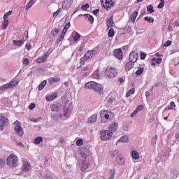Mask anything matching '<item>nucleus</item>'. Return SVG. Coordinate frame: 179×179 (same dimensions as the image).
<instances>
[{
    "instance_id": "12",
    "label": "nucleus",
    "mask_w": 179,
    "mask_h": 179,
    "mask_svg": "<svg viewBox=\"0 0 179 179\" xmlns=\"http://www.w3.org/2000/svg\"><path fill=\"white\" fill-rule=\"evenodd\" d=\"M8 118L0 114V129H3L5 125L8 124Z\"/></svg>"
},
{
    "instance_id": "29",
    "label": "nucleus",
    "mask_w": 179,
    "mask_h": 179,
    "mask_svg": "<svg viewBox=\"0 0 179 179\" xmlns=\"http://www.w3.org/2000/svg\"><path fill=\"white\" fill-rule=\"evenodd\" d=\"M132 68H134V62H127L125 65V69L126 71H131V69H132Z\"/></svg>"
},
{
    "instance_id": "49",
    "label": "nucleus",
    "mask_w": 179,
    "mask_h": 179,
    "mask_svg": "<svg viewBox=\"0 0 179 179\" xmlns=\"http://www.w3.org/2000/svg\"><path fill=\"white\" fill-rule=\"evenodd\" d=\"M164 6V0H160V3L158 4L157 8L162 9Z\"/></svg>"
},
{
    "instance_id": "35",
    "label": "nucleus",
    "mask_w": 179,
    "mask_h": 179,
    "mask_svg": "<svg viewBox=\"0 0 179 179\" xmlns=\"http://www.w3.org/2000/svg\"><path fill=\"white\" fill-rule=\"evenodd\" d=\"M41 142H43V137L41 136H38L34 140V143L35 145H39Z\"/></svg>"
},
{
    "instance_id": "2",
    "label": "nucleus",
    "mask_w": 179,
    "mask_h": 179,
    "mask_svg": "<svg viewBox=\"0 0 179 179\" xmlns=\"http://www.w3.org/2000/svg\"><path fill=\"white\" fill-rule=\"evenodd\" d=\"M7 166L10 167V169H15V167H17V156L15 154H10L6 159Z\"/></svg>"
},
{
    "instance_id": "14",
    "label": "nucleus",
    "mask_w": 179,
    "mask_h": 179,
    "mask_svg": "<svg viewBox=\"0 0 179 179\" xmlns=\"http://www.w3.org/2000/svg\"><path fill=\"white\" fill-rule=\"evenodd\" d=\"M116 162L117 164H120V166H122L125 164V160L124 159V155L122 154H120L116 157Z\"/></svg>"
},
{
    "instance_id": "9",
    "label": "nucleus",
    "mask_w": 179,
    "mask_h": 179,
    "mask_svg": "<svg viewBox=\"0 0 179 179\" xmlns=\"http://www.w3.org/2000/svg\"><path fill=\"white\" fill-rule=\"evenodd\" d=\"M102 6L106 9V10H108L111 6H113V1H108V0H101Z\"/></svg>"
},
{
    "instance_id": "6",
    "label": "nucleus",
    "mask_w": 179,
    "mask_h": 179,
    "mask_svg": "<svg viewBox=\"0 0 179 179\" xmlns=\"http://www.w3.org/2000/svg\"><path fill=\"white\" fill-rule=\"evenodd\" d=\"M105 75L108 76V78H115V76L117 75V71H115V69L110 66H108L106 68Z\"/></svg>"
},
{
    "instance_id": "55",
    "label": "nucleus",
    "mask_w": 179,
    "mask_h": 179,
    "mask_svg": "<svg viewBox=\"0 0 179 179\" xmlns=\"http://www.w3.org/2000/svg\"><path fill=\"white\" fill-rule=\"evenodd\" d=\"M170 45H171V41H167L164 45V47H170Z\"/></svg>"
},
{
    "instance_id": "31",
    "label": "nucleus",
    "mask_w": 179,
    "mask_h": 179,
    "mask_svg": "<svg viewBox=\"0 0 179 179\" xmlns=\"http://www.w3.org/2000/svg\"><path fill=\"white\" fill-rule=\"evenodd\" d=\"M138 16V11H134L130 16V19L133 23L136 20V17Z\"/></svg>"
},
{
    "instance_id": "34",
    "label": "nucleus",
    "mask_w": 179,
    "mask_h": 179,
    "mask_svg": "<svg viewBox=\"0 0 179 179\" xmlns=\"http://www.w3.org/2000/svg\"><path fill=\"white\" fill-rule=\"evenodd\" d=\"M45 85H47V80H43L41 82V83L38 87V90H43L44 87H45Z\"/></svg>"
},
{
    "instance_id": "23",
    "label": "nucleus",
    "mask_w": 179,
    "mask_h": 179,
    "mask_svg": "<svg viewBox=\"0 0 179 179\" xmlns=\"http://www.w3.org/2000/svg\"><path fill=\"white\" fill-rule=\"evenodd\" d=\"M117 128H118V123L117 122H113L108 127V129H109V131H110V132H113L114 131H117Z\"/></svg>"
},
{
    "instance_id": "4",
    "label": "nucleus",
    "mask_w": 179,
    "mask_h": 179,
    "mask_svg": "<svg viewBox=\"0 0 179 179\" xmlns=\"http://www.w3.org/2000/svg\"><path fill=\"white\" fill-rule=\"evenodd\" d=\"M100 134L101 141H110L113 137V131L110 130H101Z\"/></svg>"
},
{
    "instance_id": "7",
    "label": "nucleus",
    "mask_w": 179,
    "mask_h": 179,
    "mask_svg": "<svg viewBox=\"0 0 179 179\" xmlns=\"http://www.w3.org/2000/svg\"><path fill=\"white\" fill-rule=\"evenodd\" d=\"M48 57H50L49 51L43 53V55L37 58L35 62H36V64H43V62H45V60L47 59V58H48Z\"/></svg>"
},
{
    "instance_id": "1",
    "label": "nucleus",
    "mask_w": 179,
    "mask_h": 179,
    "mask_svg": "<svg viewBox=\"0 0 179 179\" xmlns=\"http://www.w3.org/2000/svg\"><path fill=\"white\" fill-rule=\"evenodd\" d=\"M100 117L101 122H108L114 118V114L108 110H101Z\"/></svg>"
},
{
    "instance_id": "28",
    "label": "nucleus",
    "mask_w": 179,
    "mask_h": 179,
    "mask_svg": "<svg viewBox=\"0 0 179 179\" xmlns=\"http://www.w3.org/2000/svg\"><path fill=\"white\" fill-rule=\"evenodd\" d=\"M50 110L52 112L58 113L59 111V106L57 104H52L50 106Z\"/></svg>"
},
{
    "instance_id": "40",
    "label": "nucleus",
    "mask_w": 179,
    "mask_h": 179,
    "mask_svg": "<svg viewBox=\"0 0 179 179\" xmlns=\"http://www.w3.org/2000/svg\"><path fill=\"white\" fill-rule=\"evenodd\" d=\"M34 3V0H31L29 3H27V6H26V10H29V8L31 6H33V4Z\"/></svg>"
},
{
    "instance_id": "13",
    "label": "nucleus",
    "mask_w": 179,
    "mask_h": 179,
    "mask_svg": "<svg viewBox=\"0 0 179 179\" xmlns=\"http://www.w3.org/2000/svg\"><path fill=\"white\" fill-rule=\"evenodd\" d=\"M113 55L117 58V59H122V50L121 49H115L113 50Z\"/></svg>"
},
{
    "instance_id": "47",
    "label": "nucleus",
    "mask_w": 179,
    "mask_h": 179,
    "mask_svg": "<svg viewBox=\"0 0 179 179\" xmlns=\"http://www.w3.org/2000/svg\"><path fill=\"white\" fill-rule=\"evenodd\" d=\"M80 38V34H79L78 32L76 33L75 36H73V41H78Z\"/></svg>"
},
{
    "instance_id": "51",
    "label": "nucleus",
    "mask_w": 179,
    "mask_h": 179,
    "mask_svg": "<svg viewBox=\"0 0 179 179\" xmlns=\"http://www.w3.org/2000/svg\"><path fill=\"white\" fill-rule=\"evenodd\" d=\"M81 9H82L83 10H87V9H89V3L83 5V6H81Z\"/></svg>"
},
{
    "instance_id": "54",
    "label": "nucleus",
    "mask_w": 179,
    "mask_h": 179,
    "mask_svg": "<svg viewBox=\"0 0 179 179\" xmlns=\"http://www.w3.org/2000/svg\"><path fill=\"white\" fill-rule=\"evenodd\" d=\"M25 37L22 38V40H23V42L27 41V40L29 38V32L27 31V34H24Z\"/></svg>"
},
{
    "instance_id": "26",
    "label": "nucleus",
    "mask_w": 179,
    "mask_h": 179,
    "mask_svg": "<svg viewBox=\"0 0 179 179\" xmlns=\"http://www.w3.org/2000/svg\"><path fill=\"white\" fill-rule=\"evenodd\" d=\"M162 59L159 58V57H158V58H156V57L152 58V64H151V65L155 66L156 64H162Z\"/></svg>"
},
{
    "instance_id": "25",
    "label": "nucleus",
    "mask_w": 179,
    "mask_h": 179,
    "mask_svg": "<svg viewBox=\"0 0 179 179\" xmlns=\"http://www.w3.org/2000/svg\"><path fill=\"white\" fill-rule=\"evenodd\" d=\"M84 16H85V19H87V22H90L91 23V24H92V23L94 22V18L91 15L84 14Z\"/></svg>"
},
{
    "instance_id": "60",
    "label": "nucleus",
    "mask_w": 179,
    "mask_h": 179,
    "mask_svg": "<svg viewBox=\"0 0 179 179\" xmlns=\"http://www.w3.org/2000/svg\"><path fill=\"white\" fill-rule=\"evenodd\" d=\"M25 48L27 50V51H30V50H31V45L27 44L25 45Z\"/></svg>"
},
{
    "instance_id": "17",
    "label": "nucleus",
    "mask_w": 179,
    "mask_h": 179,
    "mask_svg": "<svg viewBox=\"0 0 179 179\" xmlns=\"http://www.w3.org/2000/svg\"><path fill=\"white\" fill-rule=\"evenodd\" d=\"M14 129L16 134L19 135V136H23V134H24V132L23 131V129L22 128V127H20V125H16L14 127Z\"/></svg>"
},
{
    "instance_id": "50",
    "label": "nucleus",
    "mask_w": 179,
    "mask_h": 179,
    "mask_svg": "<svg viewBox=\"0 0 179 179\" xmlns=\"http://www.w3.org/2000/svg\"><path fill=\"white\" fill-rule=\"evenodd\" d=\"M29 62H30V60H29L27 58H24L22 60V63L24 65H29Z\"/></svg>"
},
{
    "instance_id": "62",
    "label": "nucleus",
    "mask_w": 179,
    "mask_h": 179,
    "mask_svg": "<svg viewBox=\"0 0 179 179\" xmlns=\"http://www.w3.org/2000/svg\"><path fill=\"white\" fill-rule=\"evenodd\" d=\"M59 15V10H57L56 12L53 13V16L57 17Z\"/></svg>"
},
{
    "instance_id": "45",
    "label": "nucleus",
    "mask_w": 179,
    "mask_h": 179,
    "mask_svg": "<svg viewBox=\"0 0 179 179\" xmlns=\"http://www.w3.org/2000/svg\"><path fill=\"white\" fill-rule=\"evenodd\" d=\"M118 142H128V136H122L119 140Z\"/></svg>"
},
{
    "instance_id": "52",
    "label": "nucleus",
    "mask_w": 179,
    "mask_h": 179,
    "mask_svg": "<svg viewBox=\"0 0 179 179\" xmlns=\"http://www.w3.org/2000/svg\"><path fill=\"white\" fill-rule=\"evenodd\" d=\"M10 15H12V10L6 13L3 15V19H8V16H9Z\"/></svg>"
},
{
    "instance_id": "24",
    "label": "nucleus",
    "mask_w": 179,
    "mask_h": 179,
    "mask_svg": "<svg viewBox=\"0 0 179 179\" xmlns=\"http://www.w3.org/2000/svg\"><path fill=\"white\" fill-rule=\"evenodd\" d=\"M57 96H58V94L55 92L51 95L47 96L46 100L47 101H52V100H55V99H57Z\"/></svg>"
},
{
    "instance_id": "41",
    "label": "nucleus",
    "mask_w": 179,
    "mask_h": 179,
    "mask_svg": "<svg viewBox=\"0 0 179 179\" xmlns=\"http://www.w3.org/2000/svg\"><path fill=\"white\" fill-rule=\"evenodd\" d=\"M144 20L148 22V23H153V22H155V19H153L152 17H145Z\"/></svg>"
},
{
    "instance_id": "46",
    "label": "nucleus",
    "mask_w": 179,
    "mask_h": 179,
    "mask_svg": "<svg viewBox=\"0 0 179 179\" xmlns=\"http://www.w3.org/2000/svg\"><path fill=\"white\" fill-rule=\"evenodd\" d=\"M114 34H115V33L114 32V29H109L108 32V37H114Z\"/></svg>"
},
{
    "instance_id": "59",
    "label": "nucleus",
    "mask_w": 179,
    "mask_h": 179,
    "mask_svg": "<svg viewBox=\"0 0 179 179\" xmlns=\"http://www.w3.org/2000/svg\"><path fill=\"white\" fill-rule=\"evenodd\" d=\"M167 110H171V108H170V106H168L167 107L165 108V109L163 111V114H166V113H167Z\"/></svg>"
},
{
    "instance_id": "32",
    "label": "nucleus",
    "mask_w": 179,
    "mask_h": 179,
    "mask_svg": "<svg viewBox=\"0 0 179 179\" xmlns=\"http://www.w3.org/2000/svg\"><path fill=\"white\" fill-rule=\"evenodd\" d=\"M95 92H101L103 90V87H101V85L96 83L95 84V86L94 87V90Z\"/></svg>"
},
{
    "instance_id": "48",
    "label": "nucleus",
    "mask_w": 179,
    "mask_h": 179,
    "mask_svg": "<svg viewBox=\"0 0 179 179\" xmlns=\"http://www.w3.org/2000/svg\"><path fill=\"white\" fill-rule=\"evenodd\" d=\"M76 146H82L83 145V140L81 138L78 139L76 143Z\"/></svg>"
},
{
    "instance_id": "15",
    "label": "nucleus",
    "mask_w": 179,
    "mask_h": 179,
    "mask_svg": "<svg viewBox=\"0 0 179 179\" xmlns=\"http://www.w3.org/2000/svg\"><path fill=\"white\" fill-rule=\"evenodd\" d=\"M80 155H81V157H84L85 160H86V159H87V157L90 156V150L87 148H84L83 150V152L80 153Z\"/></svg>"
},
{
    "instance_id": "3",
    "label": "nucleus",
    "mask_w": 179,
    "mask_h": 179,
    "mask_svg": "<svg viewBox=\"0 0 179 179\" xmlns=\"http://www.w3.org/2000/svg\"><path fill=\"white\" fill-rule=\"evenodd\" d=\"M17 85H19V81L12 80L8 83L0 86V90L1 92H5V90H8V89H13V87L17 86Z\"/></svg>"
},
{
    "instance_id": "38",
    "label": "nucleus",
    "mask_w": 179,
    "mask_h": 179,
    "mask_svg": "<svg viewBox=\"0 0 179 179\" xmlns=\"http://www.w3.org/2000/svg\"><path fill=\"white\" fill-rule=\"evenodd\" d=\"M147 10L148 12H150V13H153V12H155V8L152 4H150L147 6Z\"/></svg>"
},
{
    "instance_id": "36",
    "label": "nucleus",
    "mask_w": 179,
    "mask_h": 179,
    "mask_svg": "<svg viewBox=\"0 0 179 179\" xmlns=\"http://www.w3.org/2000/svg\"><path fill=\"white\" fill-rule=\"evenodd\" d=\"M8 24H9V21L6 19H4V21L2 24V30H5L6 29H7Z\"/></svg>"
},
{
    "instance_id": "44",
    "label": "nucleus",
    "mask_w": 179,
    "mask_h": 179,
    "mask_svg": "<svg viewBox=\"0 0 179 179\" xmlns=\"http://www.w3.org/2000/svg\"><path fill=\"white\" fill-rule=\"evenodd\" d=\"M143 71H145V69L143 68L138 69L136 71V75H137V76H139L142 75V73H143Z\"/></svg>"
},
{
    "instance_id": "63",
    "label": "nucleus",
    "mask_w": 179,
    "mask_h": 179,
    "mask_svg": "<svg viewBox=\"0 0 179 179\" xmlns=\"http://www.w3.org/2000/svg\"><path fill=\"white\" fill-rule=\"evenodd\" d=\"M61 41H62V39L59 37V38H57V39L56 41V43L59 44V43H61Z\"/></svg>"
},
{
    "instance_id": "19",
    "label": "nucleus",
    "mask_w": 179,
    "mask_h": 179,
    "mask_svg": "<svg viewBox=\"0 0 179 179\" xmlns=\"http://www.w3.org/2000/svg\"><path fill=\"white\" fill-rule=\"evenodd\" d=\"M61 80V78L58 76H55V77H50L48 81L50 85H52L53 83H57V82H59Z\"/></svg>"
},
{
    "instance_id": "11",
    "label": "nucleus",
    "mask_w": 179,
    "mask_h": 179,
    "mask_svg": "<svg viewBox=\"0 0 179 179\" xmlns=\"http://www.w3.org/2000/svg\"><path fill=\"white\" fill-rule=\"evenodd\" d=\"M129 59L130 62H133L134 64H135V62H136V61H138V52H136L135 51H132L129 54Z\"/></svg>"
},
{
    "instance_id": "20",
    "label": "nucleus",
    "mask_w": 179,
    "mask_h": 179,
    "mask_svg": "<svg viewBox=\"0 0 179 179\" xmlns=\"http://www.w3.org/2000/svg\"><path fill=\"white\" fill-rule=\"evenodd\" d=\"M96 82H88L87 83H85V89H91L92 90H93L94 89V87L96 86Z\"/></svg>"
},
{
    "instance_id": "43",
    "label": "nucleus",
    "mask_w": 179,
    "mask_h": 179,
    "mask_svg": "<svg viewBox=\"0 0 179 179\" xmlns=\"http://www.w3.org/2000/svg\"><path fill=\"white\" fill-rule=\"evenodd\" d=\"M50 33L53 36H57L59 33V29H53Z\"/></svg>"
},
{
    "instance_id": "61",
    "label": "nucleus",
    "mask_w": 179,
    "mask_h": 179,
    "mask_svg": "<svg viewBox=\"0 0 179 179\" xmlns=\"http://www.w3.org/2000/svg\"><path fill=\"white\" fill-rule=\"evenodd\" d=\"M146 58V55L145 53H141V59H145Z\"/></svg>"
},
{
    "instance_id": "39",
    "label": "nucleus",
    "mask_w": 179,
    "mask_h": 179,
    "mask_svg": "<svg viewBox=\"0 0 179 179\" xmlns=\"http://www.w3.org/2000/svg\"><path fill=\"white\" fill-rule=\"evenodd\" d=\"M69 27H71V22H68L67 24H65L62 32L63 33H66V31H68V29H69Z\"/></svg>"
},
{
    "instance_id": "16",
    "label": "nucleus",
    "mask_w": 179,
    "mask_h": 179,
    "mask_svg": "<svg viewBox=\"0 0 179 179\" xmlns=\"http://www.w3.org/2000/svg\"><path fill=\"white\" fill-rule=\"evenodd\" d=\"M64 113L60 114L59 117H61V118H62V117H64V118H68V117L71 115V109H69V107L64 108Z\"/></svg>"
},
{
    "instance_id": "30",
    "label": "nucleus",
    "mask_w": 179,
    "mask_h": 179,
    "mask_svg": "<svg viewBox=\"0 0 179 179\" xmlns=\"http://www.w3.org/2000/svg\"><path fill=\"white\" fill-rule=\"evenodd\" d=\"M106 25L108 29H110V27H113V26H114V21H113V18H109L106 21Z\"/></svg>"
},
{
    "instance_id": "21",
    "label": "nucleus",
    "mask_w": 179,
    "mask_h": 179,
    "mask_svg": "<svg viewBox=\"0 0 179 179\" xmlns=\"http://www.w3.org/2000/svg\"><path fill=\"white\" fill-rule=\"evenodd\" d=\"M97 121V114H94L87 120L88 124H94Z\"/></svg>"
},
{
    "instance_id": "8",
    "label": "nucleus",
    "mask_w": 179,
    "mask_h": 179,
    "mask_svg": "<svg viewBox=\"0 0 179 179\" xmlns=\"http://www.w3.org/2000/svg\"><path fill=\"white\" fill-rule=\"evenodd\" d=\"M80 169L81 171H86L90 167V162H87L84 159L81 163H80Z\"/></svg>"
},
{
    "instance_id": "18",
    "label": "nucleus",
    "mask_w": 179,
    "mask_h": 179,
    "mask_svg": "<svg viewBox=\"0 0 179 179\" xmlns=\"http://www.w3.org/2000/svg\"><path fill=\"white\" fill-rule=\"evenodd\" d=\"M23 171H30L31 170V165L27 162H24L22 165Z\"/></svg>"
},
{
    "instance_id": "57",
    "label": "nucleus",
    "mask_w": 179,
    "mask_h": 179,
    "mask_svg": "<svg viewBox=\"0 0 179 179\" xmlns=\"http://www.w3.org/2000/svg\"><path fill=\"white\" fill-rule=\"evenodd\" d=\"M66 33V32H63V31H62V33L60 34V36H59V38L62 39V40H64V37H65V34Z\"/></svg>"
},
{
    "instance_id": "42",
    "label": "nucleus",
    "mask_w": 179,
    "mask_h": 179,
    "mask_svg": "<svg viewBox=\"0 0 179 179\" xmlns=\"http://www.w3.org/2000/svg\"><path fill=\"white\" fill-rule=\"evenodd\" d=\"M5 164H6V162L5 161V159L0 158V169H2L5 166Z\"/></svg>"
},
{
    "instance_id": "5",
    "label": "nucleus",
    "mask_w": 179,
    "mask_h": 179,
    "mask_svg": "<svg viewBox=\"0 0 179 179\" xmlns=\"http://www.w3.org/2000/svg\"><path fill=\"white\" fill-rule=\"evenodd\" d=\"M93 55H94V50H88L84 56L80 58L81 65L85 64V61H87V59H90V58H93Z\"/></svg>"
},
{
    "instance_id": "53",
    "label": "nucleus",
    "mask_w": 179,
    "mask_h": 179,
    "mask_svg": "<svg viewBox=\"0 0 179 179\" xmlns=\"http://www.w3.org/2000/svg\"><path fill=\"white\" fill-rule=\"evenodd\" d=\"M29 110H34V108H36V104L34 103H31L29 106Z\"/></svg>"
},
{
    "instance_id": "37",
    "label": "nucleus",
    "mask_w": 179,
    "mask_h": 179,
    "mask_svg": "<svg viewBox=\"0 0 179 179\" xmlns=\"http://www.w3.org/2000/svg\"><path fill=\"white\" fill-rule=\"evenodd\" d=\"M135 93V88L130 89L127 93H126V97H129L131 94H134Z\"/></svg>"
},
{
    "instance_id": "58",
    "label": "nucleus",
    "mask_w": 179,
    "mask_h": 179,
    "mask_svg": "<svg viewBox=\"0 0 179 179\" xmlns=\"http://www.w3.org/2000/svg\"><path fill=\"white\" fill-rule=\"evenodd\" d=\"M66 33V32H63V31H62V33L60 34V36H59V38L62 39V40H64V37H65V34Z\"/></svg>"
},
{
    "instance_id": "22",
    "label": "nucleus",
    "mask_w": 179,
    "mask_h": 179,
    "mask_svg": "<svg viewBox=\"0 0 179 179\" xmlns=\"http://www.w3.org/2000/svg\"><path fill=\"white\" fill-rule=\"evenodd\" d=\"M145 106H143V105H140L138 106L136 110L131 114V117H135L136 115V114H138V113H139V111H142V110H143Z\"/></svg>"
},
{
    "instance_id": "64",
    "label": "nucleus",
    "mask_w": 179,
    "mask_h": 179,
    "mask_svg": "<svg viewBox=\"0 0 179 179\" xmlns=\"http://www.w3.org/2000/svg\"><path fill=\"white\" fill-rule=\"evenodd\" d=\"M99 9H96L92 11L94 15H97V13H99Z\"/></svg>"
},
{
    "instance_id": "27",
    "label": "nucleus",
    "mask_w": 179,
    "mask_h": 179,
    "mask_svg": "<svg viewBox=\"0 0 179 179\" xmlns=\"http://www.w3.org/2000/svg\"><path fill=\"white\" fill-rule=\"evenodd\" d=\"M131 156L135 160H138V159H139V153H138L136 150H132L131 152Z\"/></svg>"
},
{
    "instance_id": "33",
    "label": "nucleus",
    "mask_w": 179,
    "mask_h": 179,
    "mask_svg": "<svg viewBox=\"0 0 179 179\" xmlns=\"http://www.w3.org/2000/svg\"><path fill=\"white\" fill-rule=\"evenodd\" d=\"M14 43V45L17 46V47H22V45H23V43H24L22 39H20L19 41H13Z\"/></svg>"
},
{
    "instance_id": "10",
    "label": "nucleus",
    "mask_w": 179,
    "mask_h": 179,
    "mask_svg": "<svg viewBox=\"0 0 179 179\" xmlns=\"http://www.w3.org/2000/svg\"><path fill=\"white\" fill-rule=\"evenodd\" d=\"M73 3V0H63L62 6L63 9H69L72 4Z\"/></svg>"
},
{
    "instance_id": "56",
    "label": "nucleus",
    "mask_w": 179,
    "mask_h": 179,
    "mask_svg": "<svg viewBox=\"0 0 179 179\" xmlns=\"http://www.w3.org/2000/svg\"><path fill=\"white\" fill-rule=\"evenodd\" d=\"M174 107H176V103H174V101H171V102L170 103V108H171V110H173V108H174Z\"/></svg>"
}]
</instances>
